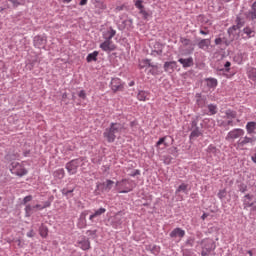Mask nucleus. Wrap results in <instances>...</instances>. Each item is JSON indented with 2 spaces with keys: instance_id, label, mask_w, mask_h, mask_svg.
<instances>
[{
  "instance_id": "obj_26",
  "label": "nucleus",
  "mask_w": 256,
  "mask_h": 256,
  "mask_svg": "<svg viewBox=\"0 0 256 256\" xmlns=\"http://www.w3.org/2000/svg\"><path fill=\"white\" fill-rule=\"evenodd\" d=\"M55 179H63L65 177V170L63 168L58 169L54 172Z\"/></svg>"
},
{
  "instance_id": "obj_44",
  "label": "nucleus",
  "mask_w": 256,
  "mask_h": 256,
  "mask_svg": "<svg viewBox=\"0 0 256 256\" xmlns=\"http://www.w3.org/2000/svg\"><path fill=\"white\" fill-rule=\"evenodd\" d=\"M32 199H33V196H32V195L26 196V197L23 199L24 205H25L26 203H29V201H31Z\"/></svg>"
},
{
  "instance_id": "obj_53",
  "label": "nucleus",
  "mask_w": 256,
  "mask_h": 256,
  "mask_svg": "<svg viewBox=\"0 0 256 256\" xmlns=\"http://www.w3.org/2000/svg\"><path fill=\"white\" fill-rule=\"evenodd\" d=\"M136 175H141V171L135 170V172L132 174V177H135Z\"/></svg>"
},
{
  "instance_id": "obj_50",
  "label": "nucleus",
  "mask_w": 256,
  "mask_h": 256,
  "mask_svg": "<svg viewBox=\"0 0 256 256\" xmlns=\"http://www.w3.org/2000/svg\"><path fill=\"white\" fill-rule=\"evenodd\" d=\"M27 237H34L35 236V232H33V230H30L29 232H27Z\"/></svg>"
},
{
  "instance_id": "obj_52",
  "label": "nucleus",
  "mask_w": 256,
  "mask_h": 256,
  "mask_svg": "<svg viewBox=\"0 0 256 256\" xmlns=\"http://www.w3.org/2000/svg\"><path fill=\"white\" fill-rule=\"evenodd\" d=\"M200 35H209V31L200 30Z\"/></svg>"
},
{
  "instance_id": "obj_3",
  "label": "nucleus",
  "mask_w": 256,
  "mask_h": 256,
  "mask_svg": "<svg viewBox=\"0 0 256 256\" xmlns=\"http://www.w3.org/2000/svg\"><path fill=\"white\" fill-rule=\"evenodd\" d=\"M9 171L12 175H16V177H25L29 173L25 165L19 162H12L9 166Z\"/></svg>"
},
{
  "instance_id": "obj_43",
  "label": "nucleus",
  "mask_w": 256,
  "mask_h": 256,
  "mask_svg": "<svg viewBox=\"0 0 256 256\" xmlns=\"http://www.w3.org/2000/svg\"><path fill=\"white\" fill-rule=\"evenodd\" d=\"M183 256H195V254L191 250H185Z\"/></svg>"
},
{
  "instance_id": "obj_12",
  "label": "nucleus",
  "mask_w": 256,
  "mask_h": 256,
  "mask_svg": "<svg viewBox=\"0 0 256 256\" xmlns=\"http://www.w3.org/2000/svg\"><path fill=\"white\" fill-rule=\"evenodd\" d=\"M202 249H208L210 251H215V242L212 239L202 240Z\"/></svg>"
},
{
  "instance_id": "obj_57",
  "label": "nucleus",
  "mask_w": 256,
  "mask_h": 256,
  "mask_svg": "<svg viewBox=\"0 0 256 256\" xmlns=\"http://www.w3.org/2000/svg\"><path fill=\"white\" fill-rule=\"evenodd\" d=\"M133 85H135V81H131V82L129 83V87H133Z\"/></svg>"
},
{
  "instance_id": "obj_18",
  "label": "nucleus",
  "mask_w": 256,
  "mask_h": 256,
  "mask_svg": "<svg viewBox=\"0 0 256 256\" xmlns=\"http://www.w3.org/2000/svg\"><path fill=\"white\" fill-rule=\"evenodd\" d=\"M175 67H177V62L175 61L164 63V71H166L167 73L173 72Z\"/></svg>"
},
{
  "instance_id": "obj_17",
  "label": "nucleus",
  "mask_w": 256,
  "mask_h": 256,
  "mask_svg": "<svg viewBox=\"0 0 256 256\" xmlns=\"http://www.w3.org/2000/svg\"><path fill=\"white\" fill-rule=\"evenodd\" d=\"M205 81L209 89H215L219 85V81L215 78H206Z\"/></svg>"
},
{
  "instance_id": "obj_62",
  "label": "nucleus",
  "mask_w": 256,
  "mask_h": 256,
  "mask_svg": "<svg viewBox=\"0 0 256 256\" xmlns=\"http://www.w3.org/2000/svg\"><path fill=\"white\" fill-rule=\"evenodd\" d=\"M120 193H127V191L126 190H122V191H120Z\"/></svg>"
},
{
  "instance_id": "obj_9",
  "label": "nucleus",
  "mask_w": 256,
  "mask_h": 256,
  "mask_svg": "<svg viewBox=\"0 0 256 256\" xmlns=\"http://www.w3.org/2000/svg\"><path fill=\"white\" fill-rule=\"evenodd\" d=\"M255 196L253 194H246L243 198V205L244 209H247V207H253L255 205Z\"/></svg>"
},
{
  "instance_id": "obj_2",
  "label": "nucleus",
  "mask_w": 256,
  "mask_h": 256,
  "mask_svg": "<svg viewBox=\"0 0 256 256\" xmlns=\"http://www.w3.org/2000/svg\"><path fill=\"white\" fill-rule=\"evenodd\" d=\"M117 31L110 29L106 33H104V39H106L103 43L100 44V49L102 51H105L106 53H111L112 51H115L117 49V46L115 43H113V39L116 35Z\"/></svg>"
},
{
  "instance_id": "obj_48",
  "label": "nucleus",
  "mask_w": 256,
  "mask_h": 256,
  "mask_svg": "<svg viewBox=\"0 0 256 256\" xmlns=\"http://www.w3.org/2000/svg\"><path fill=\"white\" fill-rule=\"evenodd\" d=\"M224 67L226 68V71L227 72H229L230 71V68L229 67H231V62H226L225 64H224Z\"/></svg>"
},
{
  "instance_id": "obj_28",
  "label": "nucleus",
  "mask_w": 256,
  "mask_h": 256,
  "mask_svg": "<svg viewBox=\"0 0 256 256\" xmlns=\"http://www.w3.org/2000/svg\"><path fill=\"white\" fill-rule=\"evenodd\" d=\"M195 97L198 107H203L205 105V100L201 97V93H197Z\"/></svg>"
},
{
  "instance_id": "obj_30",
  "label": "nucleus",
  "mask_w": 256,
  "mask_h": 256,
  "mask_svg": "<svg viewBox=\"0 0 256 256\" xmlns=\"http://www.w3.org/2000/svg\"><path fill=\"white\" fill-rule=\"evenodd\" d=\"M197 137H201V131H199V129L196 128L191 132L190 139H195Z\"/></svg>"
},
{
  "instance_id": "obj_7",
  "label": "nucleus",
  "mask_w": 256,
  "mask_h": 256,
  "mask_svg": "<svg viewBox=\"0 0 256 256\" xmlns=\"http://www.w3.org/2000/svg\"><path fill=\"white\" fill-rule=\"evenodd\" d=\"M78 167H79V160H72L66 164V169L69 175H75V173H77Z\"/></svg>"
},
{
  "instance_id": "obj_24",
  "label": "nucleus",
  "mask_w": 256,
  "mask_h": 256,
  "mask_svg": "<svg viewBox=\"0 0 256 256\" xmlns=\"http://www.w3.org/2000/svg\"><path fill=\"white\" fill-rule=\"evenodd\" d=\"M247 75L251 79V81L256 83V68L250 67L247 71Z\"/></svg>"
},
{
  "instance_id": "obj_63",
  "label": "nucleus",
  "mask_w": 256,
  "mask_h": 256,
  "mask_svg": "<svg viewBox=\"0 0 256 256\" xmlns=\"http://www.w3.org/2000/svg\"><path fill=\"white\" fill-rule=\"evenodd\" d=\"M119 185V181L116 182V187Z\"/></svg>"
},
{
  "instance_id": "obj_49",
  "label": "nucleus",
  "mask_w": 256,
  "mask_h": 256,
  "mask_svg": "<svg viewBox=\"0 0 256 256\" xmlns=\"http://www.w3.org/2000/svg\"><path fill=\"white\" fill-rule=\"evenodd\" d=\"M222 41L223 40L221 38H216L214 43H215V45H221Z\"/></svg>"
},
{
  "instance_id": "obj_56",
  "label": "nucleus",
  "mask_w": 256,
  "mask_h": 256,
  "mask_svg": "<svg viewBox=\"0 0 256 256\" xmlns=\"http://www.w3.org/2000/svg\"><path fill=\"white\" fill-rule=\"evenodd\" d=\"M227 125H231V127H233V121L229 120V121L227 122Z\"/></svg>"
},
{
  "instance_id": "obj_60",
  "label": "nucleus",
  "mask_w": 256,
  "mask_h": 256,
  "mask_svg": "<svg viewBox=\"0 0 256 256\" xmlns=\"http://www.w3.org/2000/svg\"><path fill=\"white\" fill-rule=\"evenodd\" d=\"M220 151L216 148V155H219Z\"/></svg>"
},
{
  "instance_id": "obj_5",
  "label": "nucleus",
  "mask_w": 256,
  "mask_h": 256,
  "mask_svg": "<svg viewBox=\"0 0 256 256\" xmlns=\"http://www.w3.org/2000/svg\"><path fill=\"white\" fill-rule=\"evenodd\" d=\"M243 135H245V130L241 128H235L228 132V134L226 135V141L233 143V141L240 139V137H243Z\"/></svg>"
},
{
  "instance_id": "obj_23",
  "label": "nucleus",
  "mask_w": 256,
  "mask_h": 256,
  "mask_svg": "<svg viewBox=\"0 0 256 256\" xmlns=\"http://www.w3.org/2000/svg\"><path fill=\"white\" fill-rule=\"evenodd\" d=\"M95 9H98V11L103 12L105 9H107V4L101 1H95L94 2Z\"/></svg>"
},
{
  "instance_id": "obj_20",
  "label": "nucleus",
  "mask_w": 256,
  "mask_h": 256,
  "mask_svg": "<svg viewBox=\"0 0 256 256\" xmlns=\"http://www.w3.org/2000/svg\"><path fill=\"white\" fill-rule=\"evenodd\" d=\"M145 67H153L154 69H157V66L151 65V61L149 59H143L139 61V68L145 69Z\"/></svg>"
},
{
  "instance_id": "obj_14",
  "label": "nucleus",
  "mask_w": 256,
  "mask_h": 256,
  "mask_svg": "<svg viewBox=\"0 0 256 256\" xmlns=\"http://www.w3.org/2000/svg\"><path fill=\"white\" fill-rule=\"evenodd\" d=\"M246 131L248 135H256V122L251 121L246 124Z\"/></svg>"
},
{
  "instance_id": "obj_4",
  "label": "nucleus",
  "mask_w": 256,
  "mask_h": 256,
  "mask_svg": "<svg viewBox=\"0 0 256 256\" xmlns=\"http://www.w3.org/2000/svg\"><path fill=\"white\" fill-rule=\"evenodd\" d=\"M256 136H245L234 145L238 151H244L246 145H255Z\"/></svg>"
},
{
  "instance_id": "obj_40",
  "label": "nucleus",
  "mask_w": 256,
  "mask_h": 256,
  "mask_svg": "<svg viewBox=\"0 0 256 256\" xmlns=\"http://www.w3.org/2000/svg\"><path fill=\"white\" fill-rule=\"evenodd\" d=\"M213 250H209V249H207V248H202V252H201V255L202 256H209V255H211V252H212Z\"/></svg>"
},
{
  "instance_id": "obj_29",
  "label": "nucleus",
  "mask_w": 256,
  "mask_h": 256,
  "mask_svg": "<svg viewBox=\"0 0 256 256\" xmlns=\"http://www.w3.org/2000/svg\"><path fill=\"white\" fill-rule=\"evenodd\" d=\"M226 118L227 119H235V117H237V112L233 111V110H227L225 112Z\"/></svg>"
},
{
  "instance_id": "obj_21",
  "label": "nucleus",
  "mask_w": 256,
  "mask_h": 256,
  "mask_svg": "<svg viewBox=\"0 0 256 256\" xmlns=\"http://www.w3.org/2000/svg\"><path fill=\"white\" fill-rule=\"evenodd\" d=\"M138 101H149V92L147 91H139L137 95Z\"/></svg>"
},
{
  "instance_id": "obj_10",
  "label": "nucleus",
  "mask_w": 256,
  "mask_h": 256,
  "mask_svg": "<svg viewBox=\"0 0 256 256\" xmlns=\"http://www.w3.org/2000/svg\"><path fill=\"white\" fill-rule=\"evenodd\" d=\"M47 45V36H36L34 38V47L41 49Z\"/></svg>"
},
{
  "instance_id": "obj_11",
  "label": "nucleus",
  "mask_w": 256,
  "mask_h": 256,
  "mask_svg": "<svg viewBox=\"0 0 256 256\" xmlns=\"http://www.w3.org/2000/svg\"><path fill=\"white\" fill-rule=\"evenodd\" d=\"M170 237L172 239H177V237H179V239H183V237H185V230L181 228H175L170 232Z\"/></svg>"
},
{
  "instance_id": "obj_33",
  "label": "nucleus",
  "mask_w": 256,
  "mask_h": 256,
  "mask_svg": "<svg viewBox=\"0 0 256 256\" xmlns=\"http://www.w3.org/2000/svg\"><path fill=\"white\" fill-rule=\"evenodd\" d=\"M208 110H209L210 115H216L217 106L210 104V105H208Z\"/></svg>"
},
{
  "instance_id": "obj_36",
  "label": "nucleus",
  "mask_w": 256,
  "mask_h": 256,
  "mask_svg": "<svg viewBox=\"0 0 256 256\" xmlns=\"http://www.w3.org/2000/svg\"><path fill=\"white\" fill-rule=\"evenodd\" d=\"M86 234L88 235V237H92L93 239H95L97 237V230H88Z\"/></svg>"
},
{
  "instance_id": "obj_13",
  "label": "nucleus",
  "mask_w": 256,
  "mask_h": 256,
  "mask_svg": "<svg viewBox=\"0 0 256 256\" xmlns=\"http://www.w3.org/2000/svg\"><path fill=\"white\" fill-rule=\"evenodd\" d=\"M199 49H202V51H207L209 47H211V39H201L198 42Z\"/></svg>"
},
{
  "instance_id": "obj_38",
  "label": "nucleus",
  "mask_w": 256,
  "mask_h": 256,
  "mask_svg": "<svg viewBox=\"0 0 256 256\" xmlns=\"http://www.w3.org/2000/svg\"><path fill=\"white\" fill-rule=\"evenodd\" d=\"M187 184H181L178 189H177V193H181V192H185L187 191Z\"/></svg>"
},
{
  "instance_id": "obj_25",
  "label": "nucleus",
  "mask_w": 256,
  "mask_h": 256,
  "mask_svg": "<svg viewBox=\"0 0 256 256\" xmlns=\"http://www.w3.org/2000/svg\"><path fill=\"white\" fill-rule=\"evenodd\" d=\"M103 185L105 191H111V189H113V187L115 186V182L113 180H106Z\"/></svg>"
},
{
  "instance_id": "obj_8",
  "label": "nucleus",
  "mask_w": 256,
  "mask_h": 256,
  "mask_svg": "<svg viewBox=\"0 0 256 256\" xmlns=\"http://www.w3.org/2000/svg\"><path fill=\"white\" fill-rule=\"evenodd\" d=\"M123 221H125V212H118L112 220V223H113L115 229H117V227L123 225Z\"/></svg>"
},
{
  "instance_id": "obj_51",
  "label": "nucleus",
  "mask_w": 256,
  "mask_h": 256,
  "mask_svg": "<svg viewBox=\"0 0 256 256\" xmlns=\"http://www.w3.org/2000/svg\"><path fill=\"white\" fill-rule=\"evenodd\" d=\"M29 155H31V150H26L23 152L24 157H29Z\"/></svg>"
},
{
  "instance_id": "obj_32",
  "label": "nucleus",
  "mask_w": 256,
  "mask_h": 256,
  "mask_svg": "<svg viewBox=\"0 0 256 256\" xmlns=\"http://www.w3.org/2000/svg\"><path fill=\"white\" fill-rule=\"evenodd\" d=\"M135 7L136 9H139V11H143L145 9V6H143V0H136Z\"/></svg>"
},
{
  "instance_id": "obj_35",
  "label": "nucleus",
  "mask_w": 256,
  "mask_h": 256,
  "mask_svg": "<svg viewBox=\"0 0 256 256\" xmlns=\"http://www.w3.org/2000/svg\"><path fill=\"white\" fill-rule=\"evenodd\" d=\"M180 43H182L184 47H189V45H191V40L188 38H181Z\"/></svg>"
},
{
  "instance_id": "obj_6",
  "label": "nucleus",
  "mask_w": 256,
  "mask_h": 256,
  "mask_svg": "<svg viewBox=\"0 0 256 256\" xmlns=\"http://www.w3.org/2000/svg\"><path fill=\"white\" fill-rule=\"evenodd\" d=\"M110 87L114 93H117V91H123V82L119 78H113L111 80Z\"/></svg>"
},
{
  "instance_id": "obj_58",
  "label": "nucleus",
  "mask_w": 256,
  "mask_h": 256,
  "mask_svg": "<svg viewBox=\"0 0 256 256\" xmlns=\"http://www.w3.org/2000/svg\"><path fill=\"white\" fill-rule=\"evenodd\" d=\"M202 219H203V220L207 219V214L204 213V214L202 215Z\"/></svg>"
},
{
  "instance_id": "obj_31",
  "label": "nucleus",
  "mask_w": 256,
  "mask_h": 256,
  "mask_svg": "<svg viewBox=\"0 0 256 256\" xmlns=\"http://www.w3.org/2000/svg\"><path fill=\"white\" fill-rule=\"evenodd\" d=\"M33 208L31 205H27L26 208H25V215L26 217H31V215H33Z\"/></svg>"
},
{
  "instance_id": "obj_34",
  "label": "nucleus",
  "mask_w": 256,
  "mask_h": 256,
  "mask_svg": "<svg viewBox=\"0 0 256 256\" xmlns=\"http://www.w3.org/2000/svg\"><path fill=\"white\" fill-rule=\"evenodd\" d=\"M49 205H51V203L45 202L44 205L38 204V205L33 206V209H39V211H41L43 209H46V207H49Z\"/></svg>"
},
{
  "instance_id": "obj_64",
  "label": "nucleus",
  "mask_w": 256,
  "mask_h": 256,
  "mask_svg": "<svg viewBox=\"0 0 256 256\" xmlns=\"http://www.w3.org/2000/svg\"><path fill=\"white\" fill-rule=\"evenodd\" d=\"M218 195H219L220 198L223 197V194H218Z\"/></svg>"
},
{
  "instance_id": "obj_46",
  "label": "nucleus",
  "mask_w": 256,
  "mask_h": 256,
  "mask_svg": "<svg viewBox=\"0 0 256 256\" xmlns=\"http://www.w3.org/2000/svg\"><path fill=\"white\" fill-rule=\"evenodd\" d=\"M163 143H165V137H162L158 140V142L156 143V147H159L160 145H163Z\"/></svg>"
},
{
  "instance_id": "obj_22",
  "label": "nucleus",
  "mask_w": 256,
  "mask_h": 256,
  "mask_svg": "<svg viewBox=\"0 0 256 256\" xmlns=\"http://www.w3.org/2000/svg\"><path fill=\"white\" fill-rule=\"evenodd\" d=\"M107 209L105 208H99L98 210H95V212L90 215L89 219L91 221H93V219L97 218V217H101V215H103L104 213H106Z\"/></svg>"
},
{
  "instance_id": "obj_47",
  "label": "nucleus",
  "mask_w": 256,
  "mask_h": 256,
  "mask_svg": "<svg viewBox=\"0 0 256 256\" xmlns=\"http://www.w3.org/2000/svg\"><path fill=\"white\" fill-rule=\"evenodd\" d=\"M194 243H195V240H194V239H188V240L186 241V245H189V247H193Z\"/></svg>"
},
{
  "instance_id": "obj_45",
  "label": "nucleus",
  "mask_w": 256,
  "mask_h": 256,
  "mask_svg": "<svg viewBox=\"0 0 256 256\" xmlns=\"http://www.w3.org/2000/svg\"><path fill=\"white\" fill-rule=\"evenodd\" d=\"M9 8H10L9 2L6 1V2L4 3V6H3V7H0V12H1V11H5V9H9Z\"/></svg>"
},
{
  "instance_id": "obj_27",
  "label": "nucleus",
  "mask_w": 256,
  "mask_h": 256,
  "mask_svg": "<svg viewBox=\"0 0 256 256\" xmlns=\"http://www.w3.org/2000/svg\"><path fill=\"white\" fill-rule=\"evenodd\" d=\"M99 55V52L94 51L93 53L88 54L87 56V62L91 63V61H97V56Z\"/></svg>"
},
{
  "instance_id": "obj_59",
  "label": "nucleus",
  "mask_w": 256,
  "mask_h": 256,
  "mask_svg": "<svg viewBox=\"0 0 256 256\" xmlns=\"http://www.w3.org/2000/svg\"><path fill=\"white\" fill-rule=\"evenodd\" d=\"M73 0H63V3H71Z\"/></svg>"
},
{
  "instance_id": "obj_37",
  "label": "nucleus",
  "mask_w": 256,
  "mask_h": 256,
  "mask_svg": "<svg viewBox=\"0 0 256 256\" xmlns=\"http://www.w3.org/2000/svg\"><path fill=\"white\" fill-rule=\"evenodd\" d=\"M47 233H48L47 227H45V226L40 227V235H41V237H46Z\"/></svg>"
},
{
  "instance_id": "obj_16",
  "label": "nucleus",
  "mask_w": 256,
  "mask_h": 256,
  "mask_svg": "<svg viewBox=\"0 0 256 256\" xmlns=\"http://www.w3.org/2000/svg\"><path fill=\"white\" fill-rule=\"evenodd\" d=\"M78 247H80L82 251H89V249H91V242L88 239H83L78 242Z\"/></svg>"
},
{
  "instance_id": "obj_61",
  "label": "nucleus",
  "mask_w": 256,
  "mask_h": 256,
  "mask_svg": "<svg viewBox=\"0 0 256 256\" xmlns=\"http://www.w3.org/2000/svg\"><path fill=\"white\" fill-rule=\"evenodd\" d=\"M86 215H87V213L84 212L81 214V217H83V216L85 217Z\"/></svg>"
},
{
  "instance_id": "obj_39",
  "label": "nucleus",
  "mask_w": 256,
  "mask_h": 256,
  "mask_svg": "<svg viewBox=\"0 0 256 256\" xmlns=\"http://www.w3.org/2000/svg\"><path fill=\"white\" fill-rule=\"evenodd\" d=\"M139 14L142 15L143 19H149L150 14L145 9L139 11Z\"/></svg>"
},
{
  "instance_id": "obj_1",
  "label": "nucleus",
  "mask_w": 256,
  "mask_h": 256,
  "mask_svg": "<svg viewBox=\"0 0 256 256\" xmlns=\"http://www.w3.org/2000/svg\"><path fill=\"white\" fill-rule=\"evenodd\" d=\"M123 129H125L123 124L112 122L110 123V126L105 129L103 137L108 143H115V139H117L118 136L123 133Z\"/></svg>"
},
{
  "instance_id": "obj_15",
  "label": "nucleus",
  "mask_w": 256,
  "mask_h": 256,
  "mask_svg": "<svg viewBox=\"0 0 256 256\" xmlns=\"http://www.w3.org/2000/svg\"><path fill=\"white\" fill-rule=\"evenodd\" d=\"M178 61L184 67V69H187V67H193V57L180 58Z\"/></svg>"
},
{
  "instance_id": "obj_41",
  "label": "nucleus",
  "mask_w": 256,
  "mask_h": 256,
  "mask_svg": "<svg viewBox=\"0 0 256 256\" xmlns=\"http://www.w3.org/2000/svg\"><path fill=\"white\" fill-rule=\"evenodd\" d=\"M10 3H12L14 9H17V7H19V5H21V2H19V0H9Z\"/></svg>"
},
{
  "instance_id": "obj_55",
  "label": "nucleus",
  "mask_w": 256,
  "mask_h": 256,
  "mask_svg": "<svg viewBox=\"0 0 256 256\" xmlns=\"http://www.w3.org/2000/svg\"><path fill=\"white\" fill-rule=\"evenodd\" d=\"M247 253H248L249 256H253V251L248 250Z\"/></svg>"
},
{
  "instance_id": "obj_54",
  "label": "nucleus",
  "mask_w": 256,
  "mask_h": 256,
  "mask_svg": "<svg viewBox=\"0 0 256 256\" xmlns=\"http://www.w3.org/2000/svg\"><path fill=\"white\" fill-rule=\"evenodd\" d=\"M87 1H88V0H81V1H80V5H81V6L85 5V4L87 3Z\"/></svg>"
},
{
  "instance_id": "obj_19",
  "label": "nucleus",
  "mask_w": 256,
  "mask_h": 256,
  "mask_svg": "<svg viewBox=\"0 0 256 256\" xmlns=\"http://www.w3.org/2000/svg\"><path fill=\"white\" fill-rule=\"evenodd\" d=\"M243 39H251V37H255V31H253L251 28L246 27L243 29Z\"/></svg>"
},
{
  "instance_id": "obj_42",
  "label": "nucleus",
  "mask_w": 256,
  "mask_h": 256,
  "mask_svg": "<svg viewBox=\"0 0 256 256\" xmlns=\"http://www.w3.org/2000/svg\"><path fill=\"white\" fill-rule=\"evenodd\" d=\"M78 96L80 97V99H87V94L85 93V90L80 91Z\"/></svg>"
}]
</instances>
